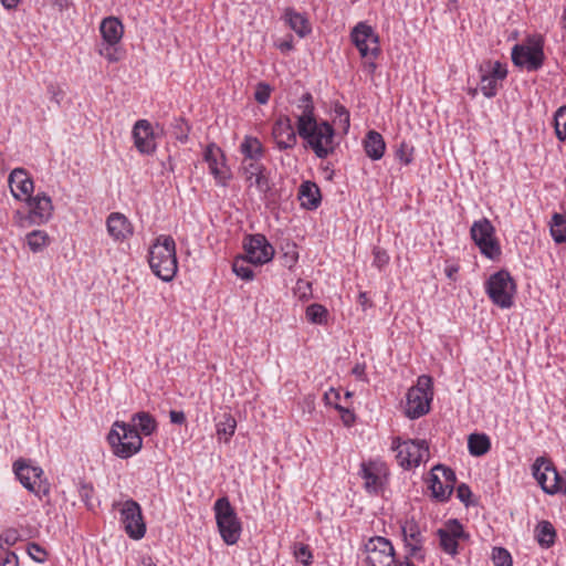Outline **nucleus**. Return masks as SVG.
<instances>
[{
	"instance_id": "4468645a",
	"label": "nucleus",
	"mask_w": 566,
	"mask_h": 566,
	"mask_svg": "<svg viewBox=\"0 0 566 566\" xmlns=\"http://www.w3.org/2000/svg\"><path fill=\"white\" fill-rule=\"evenodd\" d=\"M243 249L253 265H263L274 256V248L261 233L248 234L243 240Z\"/></svg>"
},
{
	"instance_id": "2f4dec72",
	"label": "nucleus",
	"mask_w": 566,
	"mask_h": 566,
	"mask_svg": "<svg viewBox=\"0 0 566 566\" xmlns=\"http://www.w3.org/2000/svg\"><path fill=\"white\" fill-rule=\"evenodd\" d=\"M469 452L474 457H481L491 449L490 438L484 433H471L468 438Z\"/></svg>"
},
{
	"instance_id": "774afa93",
	"label": "nucleus",
	"mask_w": 566,
	"mask_h": 566,
	"mask_svg": "<svg viewBox=\"0 0 566 566\" xmlns=\"http://www.w3.org/2000/svg\"><path fill=\"white\" fill-rule=\"evenodd\" d=\"M277 48L282 51V52H287V51H291L293 49V42H292V39L287 40V41H283L281 43L277 44Z\"/></svg>"
},
{
	"instance_id": "7ed1b4c3",
	"label": "nucleus",
	"mask_w": 566,
	"mask_h": 566,
	"mask_svg": "<svg viewBox=\"0 0 566 566\" xmlns=\"http://www.w3.org/2000/svg\"><path fill=\"white\" fill-rule=\"evenodd\" d=\"M107 441L113 453L120 459H128L136 454L142 446L143 439L135 426L123 421H115L107 434Z\"/></svg>"
},
{
	"instance_id": "680f3d73",
	"label": "nucleus",
	"mask_w": 566,
	"mask_h": 566,
	"mask_svg": "<svg viewBox=\"0 0 566 566\" xmlns=\"http://www.w3.org/2000/svg\"><path fill=\"white\" fill-rule=\"evenodd\" d=\"M170 421L175 424H182L186 421L184 411L171 410L169 413Z\"/></svg>"
},
{
	"instance_id": "de8ad7c7",
	"label": "nucleus",
	"mask_w": 566,
	"mask_h": 566,
	"mask_svg": "<svg viewBox=\"0 0 566 566\" xmlns=\"http://www.w3.org/2000/svg\"><path fill=\"white\" fill-rule=\"evenodd\" d=\"M271 86L264 82H260L256 85L255 92H254V98L259 104H266L271 96Z\"/></svg>"
},
{
	"instance_id": "dca6fc26",
	"label": "nucleus",
	"mask_w": 566,
	"mask_h": 566,
	"mask_svg": "<svg viewBox=\"0 0 566 566\" xmlns=\"http://www.w3.org/2000/svg\"><path fill=\"white\" fill-rule=\"evenodd\" d=\"M367 566H397L395 549L389 539L376 536L366 544Z\"/></svg>"
},
{
	"instance_id": "4d7b16f0",
	"label": "nucleus",
	"mask_w": 566,
	"mask_h": 566,
	"mask_svg": "<svg viewBox=\"0 0 566 566\" xmlns=\"http://www.w3.org/2000/svg\"><path fill=\"white\" fill-rule=\"evenodd\" d=\"M282 259H283V265L287 269H292L298 260V254L295 251V247H293L290 251H286L283 254Z\"/></svg>"
},
{
	"instance_id": "49530a36",
	"label": "nucleus",
	"mask_w": 566,
	"mask_h": 566,
	"mask_svg": "<svg viewBox=\"0 0 566 566\" xmlns=\"http://www.w3.org/2000/svg\"><path fill=\"white\" fill-rule=\"evenodd\" d=\"M412 153H413V147L410 146L409 144L402 142V143H400L399 147L396 150V157L403 165H409L413 160Z\"/></svg>"
},
{
	"instance_id": "5701e85b",
	"label": "nucleus",
	"mask_w": 566,
	"mask_h": 566,
	"mask_svg": "<svg viewBox=\"0 0 566 566\" xmlns=\"http://www.w3.org/2000/svg\"><path fill=\"white\" fill-rule=\"evenodd\" d=\"M8 182L12 196L18 200H22L23 196L28 198L34 189L33 180L24 168H14L9 175Z\"/></svg>"
},
{
	"instance_id": "cd10ccee",
	"label": "nucleus",
	"mask_w": 566,
	"mask_h": 566,
	"mask_svg": "<svg viewBox=\"0 0 566 566\" xmlns=\"http://www.w3.org/2000/svg\"><path fill=\"white\" fill-rule=\"evenodd\" d=\"M366 155L373 160H379L386 149L382 136L376 130H369L364 139Z\"/></svg>"
},
{
	"instance_id": "0eeeda50",
	"label": "nucleus",
	"mask_w": 566,
	"mask_h": 566,
	"mask_svg": "<svg viewBox=\"0 0 566 566\" xmlns=\"http://www.w3.org/2000/svg\"><path fill=\"white\" fill-rule=\"evenodd\" d=\"M532 472L545 493L566 495V478L556 470L548 459L538 457L532 465Z\"/></svg>"
},
{
	"instance_id": "864d4df0",
	"label": "nucleus",
	"mask_w": 566,
	"mask_h": 566,
	"mask_svg": "<svg viewBox=\"0 0 566 566\" xmlns=\"http://www.w3.org/2000/svg\"><path fill=\"white\" fill-rule=\"evenodd\" d=\"M433 471H442V475L444 479L446 485H452V489L454 488V483L457 481L455 473L452 469L444 467L442 464H437L433 467Z\"/></svg>"
},
{
	"instance_id": "9b49d317",
	"label": "nucleus",
	"mask_w": 566,
	"mask_h": 566,
	"mask_svg": "<svg viewBox=\"0 0 566 566\" xmlns=\"http://www.w3.org/2000/svg\"><path fill=\"white\" fill-rule=\"evenodd\" d=\"M120 522L125 532L132 539H140L146 534V523L144 521L140 505L133 499L125 501L119 510Z\"/></svg>"
},
{
	"instance_id": "f8f14e48",
	"label": "nucleus",
	"mask_w": 566,
	"mask_h": 566,
	"mask_svg": "<svg viewBox=\"0 0 566 566\" xmlns=\"http://www.w3.org/2000/svg\"><path fill=\"white\" fill-rule=\"evenodd\" d=\"M512 62L518 67H525L528 72L539 70L544 63V51L541 42L530 45L516 44L512 49Z\"/></svg>"
},
{
	"instance_id": "79ce46f5",
	"label": "nucleus",
	"mask_w": 566,
	"mask_h": 566,
	"mask_svg": "<svg viewBox=\"0 0 566 566\" xmlns=\"http://www.w3.org/2000/svg\"><path fill=\"white\" fill-rule=\"evenodd\" d=\"M494 566H512L513 560L510 552L503 547H494L492 551Z\"/></svg>"
},
{
	"instance_id": "7c9ffc66",
	"label": "nucleus",
	"mask_w": 566,
	"mask_h": 566,
	"mask_svg": "<svg viewBox=\"0 0 566 566\" xmlns=\"http://www.w3.org/2000/svg\"><path fill=\"white\" fill-rule=\"evenodd\" d=\"M535 536L541 547L549 548L556 539V531L548 521H541L535 528Z\"/></svg>"
},
{
	"instance_id": "c85d7f7f",
	"label": "nucleus",
	"mask_w": 566,
	"mask_h": 566,
	"mask_svg": "<svg viewBox=\"0 0 566 566\" xmlns=\"http://www.w3.org/2000/svg\"><path fill=\"white\" fill-rule=\"evenodd\" d=\"M428 488L431 491V496L438 502H447L452 494V485H446L440 478L431 470L427 480Z\"/></svg>"
},
{
	"instance_id": "6ab92c4d",
	"label": "nucleus",
	"mask_w": 566,
	"mask_h": 566,
	"mask_svg": "<svg viewBox=\"0 0 566 566\" xmlns=\"http://www.w3.org/2000/svg\"><path fill=\"white\" fill-rule=\"evenodd\" d=\"M364 480V488L369 494H378L384 488L385 469L374 461L363 462L358 472Z\"/></svg>"
},
{
	"instance_id": "c03bdc74",
	"label": "nucleus",
	"mask_w": 566,
	"mask_h": 566,
	"mask_svg": "<svg viewBox=\"0 0 566 566\" xmlns=\"http://www.w3.org/2000/svg\"><path fill=\"white\" fill-rule=\"evenodd\" d=\"M172 127H174V135L178 140L186 142L188 139V134H189L190 128H189L187 122L182 117L175 118L174 123H172Z\"/></svg>"
},
{
	"instance_id": "e433bc0d",
	"label": "nucleus",
	"mask_w": 566,
	"mask_h": 566,
	"mask_svg": "<svg viewBox=\"0 0 566 566\" xmlns=\"http://www.w3.org/2000/svg\"><path fill=\"white\" fill-rule=\"evenodd\" d=\"M251 264L252 263L249 262L247 254L239 255L233 261L232 270L237 276L241 277L242 280L250 281L254 276Z\"/></svg>"
},
{
	"instance_id": "f704fd0d",
	"label": "nucleus",
	"mask_w": 566,
	"mask_h": 566,
	"mask_svg": "<svg viewBox=\"0 0 566 566\" xmlns=\"http://www.w3.org/2000/svg\"><path fill=\"white\" fill-rule=\"evenodd\" d=\"M132 420H133V422L137 421L135 427L138 430H140V432H143L145 436H150L157 429V422H156L155 418L149 412H146V411L137 412L133 416Z\"/></svg>"
},
{
	"instance_id": "09e8293b",
	"label": "nucleus",
	"mask_w": 566,
	"mask_h": 566,
	"mask_svg": "<svg viewBox=\"0 0 566 566\" xmlns=\"http://www.w3.org/2000/svg\"><path fill=\"white\" fill-rule=\"evenodd\" d=\"M93 493H94V489H93L92 484L85 483V482L80 483V488H78L80 497H81L82 502H84L86 507L90 510L93 509V503H92Z\"/></svg>"
},
{
	"instance_id": "39448f33",
	"label": "nucleus",
	"mask_w": 566,
	"mask_h": 566,
	"mask_svg": "<svg viewBox=\"0 0 566 566\" xmlns=\"http://www.w3.org/2000/svg\"><path fill=\"white\" fill-rule=\"evenodd\" d=\"M432 396V378L427 375L419 376L416 386L409 388L406 396L407 417L418 419L428 413Z\"/></svg>"
},
{
	"instance_id": "ea45409f",
	"label": "nucleus",
	"mask_w": 566,
	"mask_h": 566,
	"mask_svg": "<svg viewBox=\"0 0 566 566\" xmlns=\"http://www.w3.org/2000/svg\"><path fill=\"white\" fill-rule=\"evenodd\" d=\"M555 135L558 140H566V105L560 106L554 114Z\"/></svg>"
},
{
	"instance_id": "bf43d9fd",
	"label": "nucleus",
	"mask_w": 566,
	"mask_h": 566,
	"mask_svg": "<svg viewBox=\"0 0 566 566\" xmlns=\"http://www.w3.org/2000/svg\"><path fill=\"white\" fill-rule=\"evenodd\" d=\"M325 400L327 402V405H331V406H334L336 403H340V395H339V391L334 389V388H331L328 392L325 394Z\"/></svg>"
},
{
	"instance_id": "aec40b11",
	"label": "nucleus",
	"mask_w": 566,
	"mask_h": 566,
	"mask_svg": "<svg viewBox=\"0 0 566 566\" xmlns=\"http://www.w3.org/2000/svg\"><path fill=\"white\" fill-rule=\"evenodd\" d=\"M25 201L30 207L29 218L31 223L42 224L50 220L53 212V205L51 198L45 192L29 196L25 198Z\"/></svg>"
},
{
	"instance_id": "e2e57ef3",
	"label": "nucleus",
	"mask_w": 566,
	"mask_h": 566,
	"mask_svg": "<svg viewBox=\"0 0 566 566\" xmlns=\"http://www.w3.org/2000/svg\"><path fill=\"white\" fill-rule=\"evenodd\" d=\"M458 272H459V266L457 264L447 265L444 269V273H446L447 277L450 279L451 281L457 280Z\"/></svg>"
},
{
	"instance_id": "bb28decb",
	"label": "nucleus",
	"mask_w": 566,
	"mask_h": 566,
	"mask_svg": "<svg viewBox=\"0 0 566 566\" xmlns=\"http://www.w3.org/2000/svg\"><path fill=\"white\" fill-rule=\"evenodd\" d=\"M99 30L103 39L111 46L117 44L124 33L122 22L115 17L105 18L101 23Z\"/></svg>"
},
{
	"instance_id": "69168bd1",
	"label": "nucleus",
	"mask_w": 566,
	"mask_h": 566,
	"mask_svg": "<svg viewBox=\"0 0 566 566\" xmlns=\"http://www.w3.org/2000/svg\"><path fill=\"white\" fill-rule=\"evenodd\" d=\"M335 113L338 115V116H344V123L346 124V127L349 126V112L342 105H337L335 107Z\"/></svg>"
},
{
	"instance_id": "603ef678",
	"label": "nucleus",
	"mask_w": 566,
	"mask_h": 566,
	"mask_svg": "<svg viewBox=\"0 0 566 566\" xmlns=\"http://www.w3.org/2000/svg\"><path fill=\"white\" fill-rule=\"evenodd\" d=\"M374 254V262L373 264L377 266L378 269H382L386 266L389 262V255L386 250L381 248H375L373 251Z\"/></svg>"
},
{
	"instance_id": "338daca9",
	"label": "nucleus",
	"mask_w": 566,
	"mask_h": 566,
	"mask_svg": "<svg viewBox=\"0 0 566 566\" xmlns=\"http://www.w3.org/2000/svg\"><path fill=\"white\" fill-rule=\"evenodd\" d=\"M365 370H366V365H365V364H356V365L353 367L352 373H353V375H355L357 378H359V379H364Z\"/></svg>"
},
{
	"instance_id": "ddd939ff",
	"label": "nucleus",
	"mask_w": 566,
	"mask_h": 566,
	"mask_svg": "<svg viewBox=\"0 0 566 566\" xmlns=\"http://www.w3.org/2000/svg\"><path fill=\"white\" fill-rule=\"evenodd\" d=\"M350 39L363 57L370 55L376 59L378 56L380 52L379 36L367 23H357L350 32Z\"/></svg>"
},
{
	"instance_id": "a18cd8bd",
	"label": "nucleus",
	"mask_w": 566,
	"mask_h": 566,
	"mask_svg": "<svg viewBox=\"0 0 566 566\" xmlns=\"http://www.w3.org/2000/svg\"><path fill=\"white\" fill-rule=\"evenodd\" d=\"M20 539V534L15 528H7L0 534V548L13 546Z\"/></svg>"
},
{
	"instance_id": "052dcab7",
	"label": "nucleus",
	"mask_w": 566,
	"mask_h": 566,
	"mask_svg": "<svg viewBox=\"0 0 566 566\" xmlns=\"http://www.w3.org/2000/svg\"><path fill=\"white\" fill-rule=\"evenodd\" d=\"M1 566H19V558L15 553L8 551L2 559Z\"/></svg>"
},
{
	"instance_id": "b1692460",
	"label": "nucleus",
	"mask_w": 566,
	"mask_h": 566,
	"mask_svg": "<svg viewBox=\"0 0 566 566\" xmlns=\"http://www.w3.org/2000/svg\"><path fill=\"white\" fill-rule=\"evenodd\" d=\"M106 226L109 235L117 241H122L132 234L130 222L119 212L111 213L107 218Z\"/></svg>"
},
{
	"instance_id": "72a5a7b5",
	"label": "nucleus",
	"mask_w": 566,
	"mask_h": 566,
	"mask_svg": "<svg viewBox=\"0 0 566 566\" xmlns=\"http://www.w3.org/2000/svg\"><path fill=\"white\" fill-rule=\"evenodd\" d=\"M551 234L558 244L566 242V218L562 213L555 212L552 217Z\"/></svg>"
},
{
	"instance_id": "f3484780",
	"label": "nucleus",
	"mask_w": 566,
	"mask_h": 566,
	"mask_svg": "<svg viewBox=\"0 0 566 566\" xmlns=\"http://www.w3.org/2000/svg\"><path fill=\"white\" fill-rule=\"evenodd\" d=\"M221 149L213 143L209 144L203 153V159L208 164L211 175H213L217 184L222 187H227L228 181L231 178L230 170L226 167Z\"/></svg>"
},
{
	"instance_id": "37998d69",
	"label": "nucleus",
	"mask_w": 566,
	"mask_h": 566,
	"mask_svg": "<svg viewBox=\"0 0 566 566\" xmlns=\"http://www.w3.org/2000/svg\"><path fill=\"white\" fill-rule=\"evenodd\" d=\"M402 534H403V538H405V542H406V547H407V551H408L406 556H409V559L413 557V558H416L418 560L424 562L426 555L422 552V543H411V542H409L407 539V530L406 528H402Z\"/></svg>"
},
{
	"instance_id": "a878e982",
	"label": "nucleus",
	"mask_w": 566,
	"mask_h": 566,
	"mask_svg": "<svg viewBox=\"0 0 566 566\" xmlns=\"http://www.w3.org/2000/svg\"><path fill=\"white\" fill-rule=\"evenodd\" d=\"M283 18L300 38H305L312 32V25L305 13L297 12L293 8H286Z\"/></svg>"
},
{
	"instance_id": "58836bf2",
	"label": "nucleus",
	"mask_w": 566,
	"mask_h": 566,
	"mask_svg": "<svg viewBox=\"0 0 566 566\" xmlns=\"http://www.w3.org/2000/svg\"><path fill=\"white\" fill-rule=\"evenodd\" d=\"M30 250L34 253L42 251L49 244V235L45 231L33 230L27 235Z\"/></svg>"
},
{
	"instance_id": "9d476101",
	"label": "nucleus",
	"mask_w": 566,
	"mask_h": 566,
	"mask_svg": "<svg viewBox=\"0 0 566 566\" xmlns=\"http://www.w3.org/2000/svg\"><path fill=\"white\" fill-rule=\"evenodd\" d=\"M495 229L491 221L482 218L474 221L470 234L480 252L488 259L495 260L501 255V247L494 237Z\"/></svg>"
},
{
	"instance_id": "f03ea898",
	"label": "nucleus",
	"mask_w": 566,
	"mask_h": 566,
	"mask_svg": "<svg viewBox=\"0 0 566 566\" xmlns=\"http://www.w3.org/2000/svg\"><path fill=\"white\" fill-rule=\"evenodd\" d=\"M148 262L153 273L164 282L174 279L178 270L176 242L170 235H159L150 245Z\"/></svg>"
},
{
	"instance_id": "423d86ee",
	"label": "nucleus",
	"mask_w": 566,
	"mask_h": 566,
	"mask_svg": "<svg viewBox=\"0 0 566 566\" xmlns=\"http://www.w3.org/2000/svg\"><path fill=\"white\" fill-rule=\"evenodd\" d=\"M13 472L20 483L39 499L48 495L50 484L44 478V472L40 467L32 465L30 460L18 459L13 463Z\"/></svg>"
},
{
	"instance_id": "2eb2a0df",
	"label": "nucleus",
	"mask_w": 566,
	"mask_h": 566,
	"mask_svg": "<svg viewBox=\"0 0 566 566\" xmlns=\"http://www.w3.org/2000/svg\"><path fill=\"white\" fill-rule=\"evenodd\" d=\"M437 536L439 537L441 549L451 556L459 554L460 541H468L470 538L469 533L464 531L463 525L457 518L449 520L444 527L437 531Z\"/></svg>"
},
{
	"instance_id": "f257e3e1",
	"label": "nucleus",
	"mask_w": 566,
	"mask_h": 566,
	"mask_svg": "<svg viewBox=\"0 0 566 566\" xmlns=\"http://www.w3.org/2000/svg\"><path fill=\"white\" fill-rule=\"evenodd\" d=\"M297 134L307 143L317 158L325 159L334 151V127L326 120L317 122L313 96L305 93L298 99Z\"/></svg>"
},
{
	"instance_id": "13d9d810",
	"label": "nucleus",
	"mask_w": 566,
	"mask_h": 566,
	"mask_svg": "<svg viewBox=\"0 0 566 566\" xmlns=\"http://www.w3.org/2000/svg\"><path fill=\"white\" fill-rule=\"evenodd\" d=\"M407 530V539L411 543H422V537L420 534V531L416 524H411L408 527H405Z\"/></svg>"
},
{
	"instance_id": "8fccbe9b",
	"label": "nucleus",
	"mask_w": 566,
	"mask_h": 566,
	"mask_svg": "<svg viewBox=\"0 0 566 566\" xmlns=\"http://www.w3.org/2000/svg\"><path fill=\"white\" fill-rule=\"evenodd\" d=\"M295 558L304 566H308L312 563V552L307 545L300 544L294 551Z\"/></svg>"
},
{
	"instance_id": "a211bd4d",
	"label": "nucleus",
	"mask_w": 566,
	"mask_h": 566,
	"mask_svg": "<svg viewBox=\"0 0 566 566\" xmlns=\"http://www.w3.org/2000/svg\"><path fill=\"white\" fill-rule=\"evenodd\" d=\"M242 170L249 187L254 186L261 193H268L271 190L269 171L261 161L242 160Z\"/></svg>"
},
{
	"instance_id": "c9c22d12",
	"label": "nucleus",
	"mask_w": 566,
	"mask_h": 566,
	"mask_svg": "<svg viewBox=\"0 0 566 566\" xmlns=\"http://www.w3.org/2000/svg\"><path fill=\"white\" fill-rule=\"evenodd\" d=\"M306 319L312 324L323 325L327 323L328 311L318 303H313L306 307Z\"/></svg>"
},
{
	"instance_id": "a19ab883",
	"label": "nucleus",
	"mask_w": 566,
	"mask_h": 566,
	"mask_svg": "<svg viewBox=\"0 0 566 566\" xmlns=\"http://www.w3.org/2000/svg\"><path fill=\"white\" fill-rule=\"evenodd\" d=\"M480 66H484V72L497 81H503L507 75V70H506L505 65H503L499 61H496V62L488 61L484 64H481Z\"/></svg>"
},
{
	"instance_id": "5fc2aeb1",
	"label": "nucleus",
	"mask_w": 566,
	"mask_h": 566,
	"mask_svg": "<svg viewBox=\"0 0 566 566\" xmlns=\"http://www.w3.org/2000/svg\"><path fill=\"white\" fill-rule=\"evenodd\" d=\"M335 409H337L340 412V418L345 426L348 427L354 423L355 413L348 407H344L340 403H336Z\"/></svg>"
},
{
	"instance_id": "4be33fe9",
	"label": "nucleus",
	"mask_w": 566,
	"mask_h": 566,
	"mask_svg": "<svg viewBox=\"0 0 566 566\" xmlns=\"http://www.w3.org/2000/svg\"><path fill=\"white\" fill-rule=\"evenodd\" d=\"M134 144L139 153L150 155L156 149L154 130L147 119L135 123L132 132Z\"/></svg>"
},
{
	"instance_id": "473e14b6",
	"label": "nucleus",
	"mask_w": 566,
	"mask_h": 566,
	"mask_svg": "<svg viewBox=\"0 0 566 566\" xmlns=\"http://www.w3.org/2000/svg\"><path fill=\"white\" fill-rule=\"evenodd\" d=\"M216 428L218 438L228 442L235 432L237 420L230 412H224L216 423Z\"/></svg>"
},
{
	"instance_id": "3c124183",
	"label": "nucleus",
	"mask_w": 566,
	"mask_h": 566,
	"mask_svg": "<svg viewBox=\"0 0 566 566\" xmlns=\"http://www.w3.org/2000/svg\"><path fill=\"white\" fill-rule=\"evenodd\" d=\"M28 554L30 555V557L38 562V563H43L46 558V552L44 548H42L39 544L36 543H30L28 545Z\"/></svg>"
},
{
	"instance_id": "6e6552de",
	"label": "nucleus",
	"mask_w": 566,
	"mask_h": 566,
	"mask_svg": "<svg viewBox=\"0 0 566 566\" xmlns=\"http://www.w3.org/2000/svg\"><path fill=\"white\" fill-rule=\"evenodd\" d=\"M485 290L491 301L501 308H510L513 305L516 284L506 270L492 274L486 281Z\"/></svg>"
},
{
	"instance_id": "6e6d98bb",
	"label": "nucleus",
	"mask_w": 566,
	"mask_h": 566,
	"mask_svg": "<svg viewBox=\"0 0 566 566\" xmlns=\"http://www.w3.org/2000/svg\"><path fill=\"white\" fill-rule=\"evenodd\" d=\"M457 496L465 506H469L471 504L470 499L472 496V492L469 485L465 483H461L457 488Z\"/></svg>"
},
{
	"instance_id": "4c0bfd02",
	"label": "nucleus",
	"mask_w": 566,
	"mask_h": 566,
	"mask_svg": "<svg viewBox=\"0 0 566 566\" xmlns=\"http://www.w3.org/2000/svg\"><path fill=\"white\" fill-rule=\"evenodd\" d=\"M480 72V90L482 94L488 97H494L497 93V80L491 77L484 72V66L479 67Z\"/></svg>"
},
{
	"instance_id": "c756f323",
	"label": "nucleus",
	"mask_w": 566,
	"mask_h": 566,
	"mask_svg": "<svg viewBox=\"0 0 566 566\" xmlns=\"http://www.w3.org/2000/svg\"><path fill=\"white\" fill-rule=\"evenodd\" d=\"M241 153L244 155L247 163L260 161L264 155V148L256 137L247 136L240 146Z\"/></svg>"
},
{
	"instance_id": "0e129e2a",
	"label": "nucleus",
	"mask_w": 566,
	"mask_h": 566,
	"mask_svg": "<svg viewBox=\"0 0 566 566\" xmlns=\"http://www.w3.org/2000/svg\"><path fill=\"white\" fill-rule=\"evenodd\" d=\"M50 2L61 12L67 10L71 6V0H50Z\"/></svg>"
},
{
	"instance_id": "20e7f679",
	"label": "nucleus",
	"mask_w": 566,
	"mask_h": 566,
	"mask_svg": "<svg viewBox=\"0 0 566 566\" xmlns=\"http://www.w3.org/2000/svg\"><path fill=\"white\" fill-rule=\"evenodd\" d=\"M216 521L221 538L228 545H234L241 535V522L228 497L218 499L213 505Z\"/></svg>"
},
{
	"instance_id": "412c9836",
	"label": "nucleus",
	"mask_w": 566,
	"mask_h": 566,
	"mask_svg": "<svg viewBox=\"0 0 566 566\" xmlns=\"http://www.w3.org/2000/svg\"><path fill=\"white\" fill-rule=\"evenodd\" d=\"M272 134L280 150L291 149L297 143L296 133L293 128L292 120L287 115H280L275 119Z\"/></svg>"
},
{
	"instance_id": "393cba45",
	"label": "nucleus",
	"mask_w": 566,
	"mask_h": 566,
	"mask_svg": "<svg viewBox=\"0 0 566 566\" xmlns=\"http://www.w3.org/2000/svg\"><path fill=\"white\" fill-rule=\"evenodd\" d=\"M298 199L301 206L307 210H315L322 201L318 186L310 180L303 181L298 188Z\"/></svg>"
},
{
	"instance_id": "1a4fd4ad",
	"label": "nucleus",
	"mask_w": 566,
	"mask_h": 566,
	"mask_svg": "<svg viewBox=\"0 0 566 566\" xmlns=\"http://www.w3.org/2000/svg\"><path fill=\"white\" fill-rule=\"evenodd\" d=\"M391 449L397 452V461L405 470L419 467L429 457V446L426 440L402 441L400 437H395Z\"/></svg>"
}]
</instances>
